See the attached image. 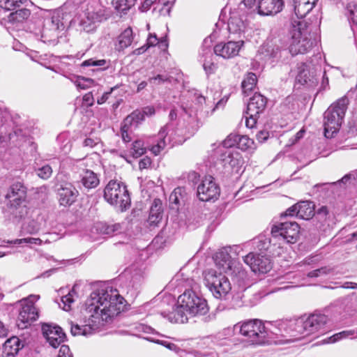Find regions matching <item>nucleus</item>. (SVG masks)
I'll return each instance as SVG.
<instances>
[{
	"label": "nucleus",
	"instance_id": "nucleus-17",
	"mask_svg": "<svg viewBox=\"0 0 357 357\" xmlns=\"http://www.w3.org/2000/svg\"><path fill=\"white\" fill-rule=\"evenodd\" d=\"M281 326L291 337L298 338V335L303 337L308 335L305 327V316L283 321Z\"/></svg>",
	"mask_w": 357,
	"mask_h": 357
},
{
	"label": "nucleus",
	"instance_id": "nucleus-35",
	"mask_svg": "<svg viewBox=\"0 0 357 357\" xmlns=\"http://www.w3.org/2000/svg\"><path fill=\"white\" fill-rule=\"evenodd\" d=\"M136 0H112L114 9L121 15H126L135 6Z\"/></svg>",
	"mask_w": 357,
	"mask_h": 357
},
{
	"label": "nucleus",
	"instance_id": "nucleus-44",
	"mask_svg": "<svg viewBox=\"0 0 357 357\" xmlns=\"http://www.w3.org/2000/svg\"><path fill=\"white\" fill-rule=\"evenodd\" d=\"M35 171L37 176L44 180L48 179L52 174V169L49 165L35 169Z\"/></svg>",
	"mask_w": 357,
	"mask_h": 357
},
{
	"label": "nucleus",
	"instance_id": "nucleus-42",
	"mask_svg": "<svg viewBox=\"0 0 357 357\" xmlns=\"http://www.w3.org/2000/svg\"><path fill=\"white\" fill-rule=\"evenodd\" d=\"M27 0H0V7L7 10H12L17 7H20Z\"/></svg>",
	"mask_w": 357,
	"mask_h": 357
},
{
	"label": "nucleus",
	"instance_id": "nucleus-7",
	"mask_svg": "<svg viewBox=\"0 0 357 357\" xmlns=\"http://www.w3.org/2000/svg\"><path fill=\"white\" fill-rule=\"evenodd\" d=\"M234 328L238 329L241 335L246 337L250 342L262 344L268 337V331L264 323L257 319H249L235 325Z\"/></svg>",
	"mask_w": 357,
	"mask_h": 357
},
{
	"label": "nucleus",
	"instance_id": "nucleus-61",
	"mask_svg": "<svg viewBox=\"0 0 357 357\" xmlns=\"http://www.w3.org/2000/svg\"><path fill=\"white\" fill-rule=\"evenodd\" d=\"M157 0H144L139 7V10L142 12H146L151 8V6L156 2Z\"/></svg>",
	"mask_w": 357,
	"mask_h": 357
},
{
	"label": "nucleus",
	"instance_id": "nucleus-33",
	"mask_svg": "<svg viewBox=\"0 0 357 357\" xmlns=\"http://www.w3.org/2000/svg\"><path fill=\"white\" fill-rule=\"evenodd\" d=\"M144 121V114L141 111L135 110L128 115L123 121V125L130 128H135Z\"/></svg>",
	"mask_w": 357,
	"mask_h": 357
},
{
	"label": "nucleus",
	"instance_id": "nucleus-37",
	"mask_svg": "<svg viewBox=\"0 0 357 357\" xmlns=\"http://www.w3.org/2000/svg\"><path fill=\"white\" fill-rule=\"evenodd\" d=\"M96 227L100 234L106 235H113L121 229L120 224L107 225L105 222L97 223Z\"/></svg>",
	"mask_w": 357,
	"mask_h": 357
},
{
	"label": "nucleus",
	"instance_id": "nucleus-40",
	"mask_svg": "<svg viewBox=\"0 0 357 357\" xmlns=\"http://www.w3.org/2000/svg\"><path fill=\"white\" fill-rule=\"evenodd\" d=\"M146 153V148L144 147V142L142 140H135L132 144L130 150V153L134 158H139Z\"/></svg>",
	"mask_w": 357,
	"mask_h": 357
},
{
	"label": "nucleus",
	"instance_id": "nucleus-27",
	"mask_svg": "<svg viewBox=\"0 0 357 357\" xmlns=\"http://www.w3.org/2000/svg\"><path fill=\"white\" fill-rule=\"evenodd\" d=\"M23 347L24 344L17 337L9 338L3 344V357L15 356Z\"/></svg>",
	"mask_w": 357,
	"mask_h": 357
},
{
	"label": "nucleus",
	"instance_id": "nucleus-4",
	"mask_svg": "<svg viewBox=\"0 0 357 357\" xmlns=\"http://www.w3.org/2000/svg\"><path fill=\"white\" fill-rule=\"evenodd\" d=\"M6 199L8 201V212L15 221L20 220L27 215L26 188L22 183H13L10 187Z\"/></svg>",
	"mask_w": 357,
	"mask_h": 357
},
{
	"label": "nucleus",
	"instance_id": "nucleus-20",
	"mask_svg": "<svg viewBox=\"0 0 357 357\" xmlns=\"http://www.w3.org/2000/svg\"><path fill=\"white\" fill-rule=\"evenodd\" d=\"M284 6L283 0H259L257 8L260 15H275L282 10Z\"/></svg>",
	"mask_w": 357,
	"mask_h": 357
},
{
	"label": "nucleus",
	"instance_id": "nucleus-23",
	"mask_svg": "<svg viewBox=\"0 0 357 357\" xmlns=\"http://www.w3.org/2000/svg\"><path fill=\"white\" fill-rule=\"evenodd\" d=\"M161 315L167 318L172 323H185L188 321V314L183 307H181V303H178L176 305L172 307L171 312L162 311Z\"/></svg>",
	"mask_w": 357,
	"mask_h": 357
},
{
	"label": "nucleus",
	"instance_id": "nucleus-13",
	"mask_svg": "<svg viewBox=\"0 0 357 357\" xmlns=\"http://www.w3.org/2000/svg\"><path fill=\"white\" fill-rule=\"evenodd\" d=\"M219 195L220 188L211 176L205 177L197 187V196L202 202L217 199Z\"/></svg>",
	"mask_w": 357,
	"mask_h": 357
},
{
	"label": "nucleus",
	"instance_id": "nucleus-30",
	"mask_svg": "<svg viewBox=\"0 0 357 357\" xmlns=\"http://www.w3.org/2000/svg\"><path fill=\"white\" fill-rule=\"evenodd\" d=\"M31 15L29 9L22 8L11 13L8 17V22L13 25H16L22 23L27 20Z\"/></svg>",
	"mask_w": 357,
	"mask_h": 357
},
{
	"label": "nucleus",
	"instance_id": "nucleus-43",
	"mask_svg": "<svg viewBox=\"0 0 357 357\" xmlns=\"http://www.w3.org/2000/svg\"><path fill=\"white\" fill-rule=\"evenodd\" d=\"M184 190L182 188H177L171 193L169 196V202L171 204L176 205L180 204L181 202L183 199V193Z\"/></svg>",
	"mask_w": 357,
	"mask_h": 357
},
{
	"label": "nucleus",
	"instance_id": "nucleus-10",
	"mask_svg": "<svg viewBox=\"0 0 357 357\" xmlns=\"http://www.w3.org/2000/svg\"><path fill=\"white\" fill-rule=\"evenodd\" d=\"M178 303L190 317L205 315L208 312L206 301L192 290H186L178 298Z\"/></svg>",
	"mask_w": 357,
	"mask_h": 357
},
{
	"label": "nucleus",
	"instance_id": "nucleus-48",
	"mask_svg": "<svg viewBox=\"0 0 357 357\" xmlns=\"http://www.w3.org/2000/svg\"><path fill=\"white\" fill-rule=\"evenodd\" d=\"M39 226L33 220L29 222L22 227L23 232L29 234H34L37 233L39 231Z\"/></svg>",
	"mask_w": 357,
	"mask_h": 357
},
{
	"label": "nucleus",
	"instance_id": "nucleus-26",
	"mask_svg": "<svg viewBox=\"0 0 357 357\" xmlns=\"http://www.w3.org/2000/svg\"><path fill=\"white\" fill-rule=\"evenodd\" d=\"M318 0H293L294 10L298 18L306 16L315 6Z\"/></svg>",
	"mask_w": 357,
	"mask_h": 357
},
{
	"label": "nucleus",
	"instance_id": "nucleus-50",
	"mask_svg": "<svg viewBox=\"0 0 357 357\" xmlns=\"http://www.w3.org/2000/svg\"><path fill=\"white\" fill-rule=\"evenodd\" d=\"M107 64V61L105 59L96 60L94 59H90L83 61L82 66H96L102 67Z\"/></svg>",
	"mask_w": 357,
	"mask_h": 357
},
{
	"label": "nucleus",
	"instance_id": "nucleus-8",
	"mask_svg": "<svg viewBox=\"0 0 357 357\" xmlns=\"http://www.w3.org/2000/svg\"><path fill=\"white\" fill-rule=\"evenodd\" d=\"M204 284L213 296L222 299L230 292L231 285L230 281L222 273L210 269L204 273Z\"/></svg>",
	"mask_w": 357,
	"mask_h": 357
},
{
	"label": "nucleus",
	"instance_id": "nucleus-2",
	"mask_svg": "<svg viewBox=\"0 0 357 357\" xmlns=\"http://www.w3.org/2000/svg\"><path fill=\"white\" fill-rule=\"evenodd\" d=\"M68 15L61 10H55L45 18L42 29L33 31V35L38 40L44 43H57L68 26Z\"/></svg>",
	"mask_w": 357,
	"mask_h": 357
},
{
	"label": "nucleus",
	"instance_id": "nucleus-55",
	"mask_svg": "<svg viewBox=\"0 0 357 357\" xmlns=\"http://www.w3.org/2000/svg\"><path fill=\"white\" fill-rule=\"evenodd\" d=\"M203 67L206 74L210 75L215 73L217 66L210 61L204 60Z\"/></svg>",
	"mask_w": 357,
	"mask_h": 357
},
{
	"label": "nucleus",
	"instance_id": "nucleus-5",
	"mask_svg": "<svg viewBox=\"0 0 357 357\" xmlns=\"http://www.w3.org/2000/svg\"><path fill=\"white\" fill-rule=\"evenodd\" d=\"M348 105V99L342 98L332 104L324 114V135L332 138L337 133L343 121Z\"/></svg>",
	"mask_w": 357,
	"mask_h": 357
},
{
	"label": "nucleus",
	"instance_id": "nucleus-36",
	"mask_svg": "<svg viewBox=\"0 0 357 357\" xmlns=\"http://www.w3.org/2000/svg\"><path fill=\"white\" fill-rule=\"evenodd\" d=\"M257 82V79L255 73H248L241 83L243 93L248 95V93L255 87Z\"/></svg>",
	"mask_w": 357,
	"mask_h": 357
},
{
	"label": "nucleus",
	"instance_id": "nucleus-3",
	"mask_svg": "<svg viewBox=\"0 0 357 357\" xmlns=\"http://www.w3.org/2000/svg\"><path fill=\"white\" fill-rule=\"evenodd\" d=\"M291 41L289 47L291 55L306 54L313 47L315 40L312 38L311 31L306 22H295L290 30Z\"/></svg>",
	"mask_w": 357,
	"mask_h": 357
},
{
	"label": "nucleus",
	"instance_id": "nucleus-53",
	"mask_svg": "<svg viewBox=\"0 0 357 357\" xmlns=\"http://www.w3.org/2000/svg\"><path fill=\"white\" fill-rule=\"evenodd\" d=\"M169 80V77L164 75H158L155 77H152L149 79L150 84H161Z\"/></svg>",
	"mask_w": 357,
	"mask_h": 357
},
{
	"label": "nucleus",
	"instance_id": "nucleus-38",
	"mask_svg": "<svg viewBox=\"0 0 357 357\" xmlns=\"http://www.w3.org/2000/svg\"><path fill=\"white\" fill-rule=\"evenodd\" d=\"M310 79V73L307 66L305 63H300L297 66V74L296 81L301 84H305Z\"/></svg>",
	"mask_w": 357,
	"mask_h": 357
},
{
	"label": "nucleus",
	"instance_id": "nucleus-24",
	"mask_svg": "<svg viewBox=\"0 0 357 357\" xmlns=\"http://www.w3.org/2000/svg\"><path fill=\"white\" fill-rule=\"evenodd\" d=\"M163 215L162 204L160 199H155L150 208L147 220L148 226L155 227L162 220Z\"/></svg>",
	"mask_w": 357,
	"mask_h": 357
},
{
	"label": "nucleus",
	"instance_id": "nucleus-25",
	"mask_svg": "<svg viewBox=\"0 0 357 357\" xmlns=\"http://www.w3.org/2000/svg\"><path fill=\"white\" fill-rule=\"evenodd\" d=\"M266 106V98L260 93H255L248 103L247 114L259 115L265 109Z\"/></svg>",
	"mask_w": 357,
	"mask_h": 357
},
{
	"label": "nucleus",
	"instance_id": "nucleus-34",
	"mask_svg": "<svg viewBox=\"0 0 357 357\" xmlns=\"http://www.w3.org/2000/svg\"><path fill=\"white\" fill-rule=\"evenodd\" d=\"M109 15L107 10L103 8H99L93 11H88L86 13V18L92 23L100 22L107 18Z\"/></svg>",
	"mask_w": 357,
	"mask_h": 357
},
{
	"label": "nucleus",
	"instance_id": "nucleus-19",
	"mask_svg": "<svg viewBox=\"0 0 357 357\" xmlns=\"http://www.w3.org/2000/svg\"><path fill=\"white\" fill-rule=\"evenodd\" d=\"M77 167L78 168L77 173L80 178V182L84 188L92 189L99 185L100 180L98 174L93 171L86 169L83 162H81Z\"/></svg>",
	"mask_w": 357,
	"mask_h": 357
},
{
	"label": "nucleus",
	"instance_id": "nucleus-9",
	"mask_svg": "<svg viewBox=\"0 0 357 357\" xmlns=\"http://www.w3.org/2000/svg\"><path fill=\"white\" fill-rule=\"evenodd\" d=\"M230 250V247L223 248L215 253L213 257L215 266L221 272L231 271V274L239 281H243L247 278V273L243 269L241 264L231 259Z\"/></svg>",
	"mask_w": 357,
	"mask_h": 357
},
{
	"label": "nucleus",
	"instance_id": "nucleus-18",
	"mask_svg": "<svg viewBox=\"0 0 357 357\" xmlns=\"http://www.w3.org/2000/svg\"><path fill=\"white\" fill-rule=\"evenodd\" d=\"M219 160L225 169H238L243 165V159L239 152L230 149L223 151L219 156Z\"/></svg>",
	"mask_w": 357,
	"mask_h": 357
},
{
	"label": "nucleus",
	"instance_id": "nucleus-12",
	"mask_svg": "<svg viewBox=\"0 0 357 357\" xmlns=\"http://www.w3.org/2000/svg\"><path fill=\"white\" fill-rule=\"evenodd\" d=\"M38 295H31L21 301V309L19 312L17 325L18 328L24 329L28 327L38 317V311L34 303L39 299Z\"/></svg>",
	"mask_w": 357,
	"mask_h": 357
},
{
	"label": "nucleus",
	"instance_id": "nucleus-63",
	"mask_svg": "<svg viewBox=\"0 0 357 357\" xmlns=\"http://www.w3.org/2000/svg\"><path fill=\"white\" fill-rule=\"evenodd\" d=\"M158 42H159V40H158V38H157L156 35L150 33L147 38L146 44L148 45V47H150L156 45L158 43Z\"/></svg>",
	"mask_w": 357,
	"mask_h": 357
},
{
	"label": "nucleus",
	"instance_id": "nucleus-14",
	"mask_svg": "<svg viewBox=\"0 0 357 357\" xmlns=\"http://www.w3.org/2000/svg\"><path fill=\"white\" fill-rule=\"evenodd\" d=\"M243 261L255 273H266L272 268L270 259L264 255L250 252L243 258Z\"/></svg>",
	"mask_w": 357,
	"mask_h": 357
},
{
	"label": "nucleus",
	"instance_id": "nucleus-47",
	"mask_svg": "<svg viewBox=\"0 0 357 357\" xmlns=\"http://www.w3.org/2000/svg\"><path fill=\"white\" fill-rule=\"evenodd\" d=\"M346 15L350 23L357 25V5L349 4L347 8Z\"/></svg>",
	"mask_w": 357,
	"mask_h": 357
},
{
	"label": "nucleus",
	"instance_id": "nucleus-45",
	"mask_svg": "<svg viewBox=\"0 0 357 357\" xmlns=\"http://www.w3.org/2000/svg\"><path fill=\"white\" fill-rule=\"evenodd\" d=\"M333 271V268L329 266H324L320 268L312 271L307 273L310 278H319L327 275Z\"/></svg>",
	"mask_w": 357,
	"mask_h": 357
},
{
	"label": "nucleus",
	"instance_id": "nucleus-51",
	"mask_svg": "<svg viewBox=\"0 0 357 357\" xmlns=\"http://www.w3.org/2000/svg\"><path fill=\"white\" fill-rule=\"evenodd\" d=\"M75 294V291L72 290L67 295L63 296L61 298V301L64 304V310H69L70 308V305L74 302L73 295Z\"/></svg>",
	"mask_w": 357,
	"mask_h": 357
},
{
	"label": "nucleus",
	"instance_id": "nucleus-60",
	"mask_svg": "<svg viewBox=\"0 0 357 357\" xmlns=\"http://www.w3.org/2000/svg\"><path fill=\"white\" fill-rule=\"evenodd\" d=\"M269 137V132L267 130H260L256 135L257 139L259 142H265Z\"/></svg>",
	"mask_w": 357,
	"mask_h": 357
},
{
	"label": "nucleus",
	"instance_id": "nucleus-1",
	"mask_svg": "<svg viewBox=\"0 0 357 357\" xmlns=\"http://www.w3.org/2000/svg\"><path fill=\"white\" fill-rule=\"evenodd\" d=\"M123 300L117 289L112 287L102 286L94 290L81 310L84 324H72V335H87L104 326L120 313Z\"/></svg>",
	"mask_w": 357,
	"mask_h": 357
},
{
	"label": "nucleus",
	"instance_id": "nucleus-41",
	"mask_svg": "<svg viewBox=\"0 0 357 357\" xmlns=\"http://www.w3.org/2000/svg\"><path fill=\"white\" fill-rule=\"evenodd\" d=\"M254 141L246 135H238L237 147L243 151L253 149Z\"/></svg>",
	"mask_w": 357,
	"mask_h": 357
},
{
	"label": "nucleus",
	"instance_id": "nucleus-58",
	"mask_svg": "<svg viewBox=\"0 0 357 357\" xmlns=\"http://www.w3.org/2000/svg\"><path fill=\"white\" fill-rule=\"evenodd\" d=\"M58 357H73L70 348L67 345H62L60 347Z\"/></svg>",
	"mask_w": 357,
	"mask_h": 357
},
{
	"label": "nucleus",
	"instance_id": "nucleus-46",
	"mask_svg": "<svg viewBox=\"0 0 357 357\" xmlns=\"http://www.w3.org/2000/svg\"><path fill=\"white\" fill-rule=\"evenodd\" d=\"M43 241L39 238H33V237H26L23 238L15 239L11 243L14 244H26V245H41Z\"/></svg>",
	"mask_w": 357,
	"mask_h": 357
},
{
	"label": "nucleus",
	"instance_id": "nucleus-32",
	"mask_svg": "<svg viewBox=\"0 0 357 357\" xmlns=\"http://www.w3.org/2000/svg\"><path fill=\"white\" fill-rule=\"evenodd\" d=\"M167 135V126H164L158 132V140L157 144L152 146L151 151L158 155L165 148L167 145L166 137Z\"/></svg>",
	"mask_w": 357,
	"mask_h": 357
},
{
	"label": "nucleus",
	"instance_id": "nucleus-62",
	"mask_svg": "<svg viewBox=\"0 0 357 357\" xmlns=\"http://www.w3.org/2000/svg\"><path fill=\"white\" fill-rule=\"evenodd\" d=\"M151 164V160L149 158L145 157L142 159H141L139 162V168L140 170H142L144 169H147L150 167Z\"/></svg>",
	"mask_w": 357,
	"mask_h": 357
},
{
	"label": "nucleus",
	"instance_id": "nucleus-59",
	"mask_svg": "<svg viewBox=\"0 0 357 357\" xmlns=\"http://www.w3.org/2000/svg\"><path fill=\"white\" fill-rule=\"evenodd\" d=\"M83 102L87 107H91L94 103V98L91 92L86 93L83 96Z\"/></svg>",
	"mask_w": 357,
	"mask_h": 357
},
{
	"label": "nucleus",
	"instance_id": "nucleus-49",
	"mask_svg": "<svg viewBox=\"0 0 357 357\" xmlns=\"http://www.w3.org/2000/svg\"><path fill=\"white\" fill-rule=\"evenodd\" d=\"M238 135L236 134H230L227 138L222 142V144L225 148H231L237 145Z\"/></svg>",
	"mask_w": 357,
	"mask_h": 357
},
{
	"label": "nucleus",
	"instance_id": "nucleus-6",
	"mask_svg": "<svg viewBox=\"0 0 357 357\" xmlns=\"http://www.w3.org/2000/svg\"><path fill=\"white\" fill-rule=\"evenodd\" d=\"M104 198L118 210L123 211L130 205V197L126 185L117 181H110L104 190Z\"/></svg>",
	"mask_w": 357,
	"mask_h": 357
},
{
	"label": "nucleus",
	"instance_id": "nucleus-28",
	"mask_svg": "<svg viewBox=\"0 0 357 357\" xmlns=\"http://www.w3.org/2000/svg\"><path fill=\"white\" fill-rule=\"evenodd\" d=\"M297 217L310 220L314 215V204L312 202L303 201L296 204Z\"/></svg>",
	"mask_w": 357,
	"mask_h": 357
},
{
	"label": "nucleus",
	"instance_id": "nucleus-31",
	"mask_svg": "<svg viewBox=\"0 0 357 357\" xmlns=\"http://www.w3.org/2000/svg\"><path fill=\"white\" fill-rule=\"evenodd\" d=\"M245 24L243 19L238 17L233 13L228 22V30L230 33H240L244 31Z\"/></svg>",
	"mask_w": 357,
	"mask_h": 357
},
{
	"label": "nucleus",
	"instance_id": "nucleus-54",
	"mask_svg": "<svg viewBox=\"0 0 357 357\" xmlns=\"http://www.w3.org/2000/svg\"><path fill=\"white\" fill-rule=\"evenodd\" d=\"M259 115H251L250 114L245 113V125L248 128H252L257 123V117Z\"/></svg>",
	"mask_w": 357,
	"mask_h": 357
},
{
	"label": "nucleus",
	"instance_id": "nucleus-57",
	"mask_svg": "<svg viewBox=\"0 0 357 357\" xmlns=\"http://www.w3.org/2000/svg\"><path fill=\"white\" fill-rule=\"evenodd\" d=\"M130 129H131L130 128L126 127L123 124L121 126V137H122L123 140L125 142H129L131 141V137L128 133V132Z\"/></svg>",
	"mask_w": 357,
	"mask_h": 357
},
{
	"label": "nucleus",
	"instance_id": "nucleus-64",
	"mask_svg": "<svg viewBox=\"0 0 357 357\" xmlns=\"http://www.w3.org/2000/svg\"><path fill=\"white\" fill-rule=\"evenodd\" d=\"M243 295L238 294L233 297L232 298V303L233 305L236 307H240L243 305V301H242Z\"/></svg>",
	"mask_w": 357,
	"mask_h": 357
},
{
	"label": "nucleus",
	"instance_id": "nucleus-39",
	"mask_svg": "<svg viewBox=\"0 0 357 357\" xmlns=\"http://www.w3.org/2000/svg\"><path fill=\"white\" fill-rule=\"evenodd\" d=\"M357 337V330H349V331H343L342 332L337 333L329 337V340L327 341L328 343H335L340 340L350 338L353 339Z\"/></svg>",
	"mask_w": 357,
	"mask_h": 357
},
{
	"label": "nucleus",
	"instance_id": "nucleus-21",
	"mask_svg": "<svg viewBox=\"0 0 357 357\" xmlns=\"http://www.w3.org/2000/svg\"><path fill=\"white\" fill-rule=\"evenodd\" d=\"M58 195L60 205L68 206L76 201L79 192L73 184L66 183L58 189Z\"/></svg>",
	"mask_w": 357,
	"mask_h": 357
},
{
	"label": "nucleus",
	"instance_id": "nucleus-52",
	"mask_svg": "<svg viewBox=\"0 0 357 357\" xmlns=\"http://www.w3.org/2000/svg\"><path fill=\"white\" fill-rule=\"evenodd\" d=\"M93 82V79L84 77H79L76 81L77 87L82 89L88 88Z\"/></svg>",
	"mask_w": 357,
	"mask_h": 357
},
{
	"label": "nucleus",
	"instance_id": "nucleus-22",
	"mask_svg": "<svg viewBox=\"0 0 357 357\" xmlns=\"http://www.w3.org/2000/svg\"><path fill=\"white\" fill-rule=\"evenodd\" d=\"M307 335L314 334L324 328L327 317L322 314H312L308 317L305 316Z\"/></svg>",
	"mask_w": 357,
	"mask_h": 357
},
{
	"label": "nucleus",
	"instance_id": "nucleus-11",
	"mask_svg": "<svg viewBox=\"0 0 357 357\" xmlns=\"http://www.w3.org/2000/svg\"><path fill=\"white\" fill-rule=\"evenodd\" d=\"M300 227L296 222H284L274 225L272 237L285 243H295L299 237Z\"/></svg>",
	"mask_w": 357,
	"mask_h": 357
},
{
	"label": "nucleus",
	"instance_id": "nucleus-56",
	"mask_svg": "<svg viewBox=\"0 0 357 357\" xmlns=\"http://www.w3.org/2000/svg\"><path fill=\"white\" fill-rule=\"evenodd\" d=\"M328 214V211L326 206H321L317 213V219L322 221L326 220V217Z\"/></svg>",
	"mask_w": 357,
	"mask_h": 357
},
{
	"label": "nucleus",
	"instance_id": "nucleus-29",
	"mask_svg": "<svg viewBox=\"0 0 357 357\" xmlns=\"http://www.w3.org/2000/svg\"><path fill=\"white\" fill-rule=\"evenodd\" d=\"M132 30L130 27H128L119 36L115 49L118 51H123L132 44Z\"/></svg>",
	"mask_w": 357,
	"mask_h": 357
},
{
	"label": "nucleus",
	"instance_id": "nucleus-16",
	"mask_svg": "<svg viewBox=\"0 0 357 357\" xmlns=\"http://www.w3.org/2000/svg\"><path fill=\"white\" fill-rule=\"evenodd\" d=\"M42 330L47 342L54 348L58 347L66 340V334L59 326L45 324L43 325Z\"/></svg>",
	"mask_w": 357,
	"mask_h": 357
},
{
	"label": "nucleus",
	"instance_id": "nucleus-15",
	"mask_svg": "<svg viewBox=\"0 0 357 357\" xmlns=\"http://www.w3.org/2000/svg\"><path fill=\"white\" fill-rule=\"evenodd\" d=\"M244 45V41L230 40L227 43H220L215 45L213 48L214 53L224 59H231L238 54L241 47Z\"/></svg>",
	"mask_w": 357,
	"mask_h": 357
}]
</instances>
